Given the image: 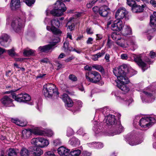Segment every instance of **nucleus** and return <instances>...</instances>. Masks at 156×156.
<instances>
[{
    "mask_svg": "<svg viewBox=\"0 0 156 156\" xmlns=\"http://www.w3.org/2000/svg\"><path fill=\"white\" fill-rule=\"evenodd\" d=\"M35 2V0H26V4L28 6H30L33 4Z\"/></svg>",
    "mask_w": 156,
    "mask_h": 156,
    "instance_id": "37998d69",
    "label": "nucleus"
},
{
    "mask_svg": "<svg viewBox=\"0 0 156 156\" xmlns=\"http://www.w3.org/2000/svg\"><path fill=\"white\" fill-rule=\"evenodd\" d=\"M7 51L8 52V53L9 55L11 56H13L15 55V52L14 51V49L12 48V49L9 50Z\"/></svg>",
    "mask_w": 156,
    "mask_h": 156,
    "instance_id": "3c124183",
    "label": "nucleus"
},
{
    "mask_svg": "<svg viewBox=\"0 0 156 156\" xmlns=\"http://www.w3.org/2000/svg\"><path fill=\"white\" fill-rule=\"evenodd\" d=\"M69 143L71 145L76 147L80 144V141L78 139L73 137L70 139L69 141Z\"/></svg>",
    "mask_w": 156,
    "mask_h": 156,
    "instance_id": "bb28decb",
    "label": "nucleus"
},
{
    "mask_svg": "<svg viewBox=\"0 0 156 156\" xmlns=\"http://www.w3.org/2000/svg\"><path fill=\"white\" fill-rule=\"evenodd\" d=\"M77 133L79 135L83 136L85 134H86V133H85L83 130V129L82 128H80L77 131Z\"/></svg>",
    "mask_w": 156,
    "mask_h": 156,
    "instance_id": "de8ad7c7",
    "label": "nucleus"
},
{
    "mask_svg": "<svg viewBox=\"0 0 156 156\" xmlns=\"http://www.w3.org/2000/svg\"><path fill=\"white\" fill-rule=\"evenodd\" d=\"M73 131L72 129L71 128H68L67 131V135L69 137L73 135Z\"/></svg>",
    "mask_w": 156,
    "mask_h": 156,
    "instance_id": "a18cd8bd",
    "label": "nucleus"
},
{
    "mask_svg": "<svg viewBox=\"0 0 156 156\" xmlns=\"http://www.w3.org/2000/svg\"><path fill=\"white\" fill-rule=\"evenodd\" d=\"M54 145L55 146L59 145L61 143L60 140L59 139H57L54 140L53 141Z\"/></svg>",
    "mask_w": 156,
    "mask_h": 156,
    "instance_id": "09e8293b",
    "label": "nucleus"
},
{
    "mask_svg": "<svg viewBox=\"0 0 156 156\" xmlns=\"http://www.w3.org/2000/svg\"><path fill=\"white\" fill-rule=\"evenodd\" d=\"M91 154V153L86 151H84L82 153L81 156H90Z\"/></svg>",
    "mask_w": 156,
    "mask_h": 156,
    "instance_id": "5fc2aeb1",
    "label": "nucleus"
},
{
    "mask_svg": "<svg viewBox=\"0 0 156 156\" xmlns=\"http://www.w3.org/2000/svg\"><path fill=\"white\" fill-rule=\"evenodd\" d=\"M56 44V43L54 42L46 45L40 46L38 47V50L41 52L48 53L50 51L51 52Z\"/></svg>",
    "mask_w": 156,
    "mask_h": 156,
    "instance_id": "1a4fd4ad",
    "label": "nucleus"
},
{
    "mask_svg": "<svg viewBox=\"0 0 156 156\" xmlns=\"http://www.w3.org/2000/svg\"><path fill=\"white\" fill-rule=\"evenodd\" d=\"M155 119L150 116L142 118L140 119L139 124L141 127L148 128L151 127L155 122Z\"/></svg>",
    "mask_w": 156,
    "mask_h": 156,
    "instance_id": "423d86ee",
    "label": "nucleus"
},
{
    "mask_svg": "<svg viewBox=\"0 0 156 156\" xmlns=\"http://www.w3.org/2000/svg\"><path fill=\"white\" fill-rule=\"evenodd\" d=\"M22 134L23 137L25 139L28 138L31 135V132L29 130V129L23 130Z\"/></svg>",
    "mask_w": 156,
    "mask_h": 156,
    "instance_id": "7c9ffc66",
    "label": "nucleus"
},
{
    "mask_svg": "<svg viewBox=\"0 0 156 156\" xmlns=\"http://www.w3.org/2000/svg\"><path fill=\"white\" fill-rule=\"evenodd\" d=\"M29 130H30L31 132V134H34L40 135V133L39 129H29Z\"/></svg>",
    "mask_w": 156,
    "mask_h": 156,
    "instance_id": "ea45409f",
    "label": "nucleus"
},
{
    "mask_svg": "<svg viewBox=\"0 0 156 156\" xmlns=\"http://www.w3.org/2000/svg\"><path fill=\"white\" fill-rule=\"evenodd\" d=\"M12 122L15 123L16 124L21 126H24L26 125V123H25V124L21 122L20 120L17 119H12Z\"/></svg>",
    "mask_w": 156,
    "mask_h": 156,
    "instance_id": "4c0bfd02",
    "label": "nucleus"
},
{
    "mask_svg": "<svg viewBox=\"0 0 156 156\" xmlns=\"http://www.w3.org/2000/svg\"><path fill=\"white\" fill-rule=\"evenodd\" d=\"M131 10L133 12L135 13H139L141 12L144 10V8L145 7L144 5L140 6L135 3L132 6Z\"/></svg>",
    "mask_w": 156,
    "mask_h": 156,
    "instance_id": "dca6fc26",
    "label": "nucleus"
},
{
    "mask_svg": "<svg viewBox=\"0 0 156 156\" xmlns=\"http://www.w3.org/2000/svg\"><path fill=\"white\" fill-rule=\"evenodd\" d=\"M122 95V94H121L119 96L118 95V93L117 92H116L115 94V96L117 97V99L118 100H120V101H124V98H122L121 97Z\"/></svg>",
    "mask_w": 156,
    "mask_h": 156,
    "instance_id": "864d4df0",
    "label": "nucleus"
},
{
    "mask_svg": "<svg viewBox=\"0 0 156 156\" xmlns=\"http://www.w3.org/2000/svg\"><path fill=\"white\" fill-rule=\"evenodd\" d=\"M112 38L114 40L117 41L121 39V37L119 33L114 32L112 33L111 35Z\"/></svg>",
    "mask_w": 156,
    "mask_h": 156,
    "instance_id": "72a5a7b5",
    "label": "nucleus"
},
{
    "mask_svg": "<svg viewBox=\"0 0 156 156\" xmlns=\"http://www.w3.org/2000/svg\"><path fill=\"white\" fill-rule=\"evenodd\" d=\"M143 95L145 97V98L142 97L141 98L142 101L151 102L153 101L154 100V97L153 95L152 94L148 92L145 91H143L142 92Z\"/></svg>",
    "mask_w": 156,
    "mask_h": 156,
    "instance_id": "f8f14e48",
    "label": "nucleus"
},
{
    "mask_svg": "<svg viewBox=\"0 0 156 156\" xmlns=\"http://www.w3.org/2000/svg\"><path fill=\"white\" fill-rule=\"evenodd\" d=\"M122 34L125 36L130 35L132 34V30L130 27L126 25L122 31Z\"/></svg>",
    "mask_w": 156,
    "mask_h": 156,
    "instance_id": "b1692460",
    "label": "nucleus"
},
{
    "mask_svg": "<svg viewBox=\"0 0 156 156\" xmlns=\"http://www.w3.org/2000/svg\"><path fill=\"white\" fill-rule=\"evenodd\" d=\"M81 153V151L80 150H73L69 153L68 156H79Z\"/></svg>",
    "mask_w": 156,
    "mask_h": 156,
    "instance_id": "2f4dec72",
    "label": "nucleus"
},
{
    "mask_svg": "<svg viewBox=\"0 0 156 156\" xmlns=\"http://www.w3.org/2000/svg\"><path fill=\"white\" fill-rule=\"evenodd\" d=\"M140 0H127V3L129 6H132L135 3V1H139Z\"/></svg>",
    "mask_w": 156,
    "mask_h": 156,
    "instance_id": "c03bdc74",
    "label": "nucleus"
},
{
    "mask_svg": "<svg viewBox=\"0 0 156 156\" xmlns=\"http://www.w3.org/2000/svg\"><path fill=\"white\" fill-rule=\"evenodd\" d=\"M104 122L108 125L114 126L115 132L111 133L109 132L107 134L109 136H113L119 134L123 130V128L121 124L120 120H117L115 116L112 115H109L105 117L103 120Z\"/></svg>",
    "mask_w": 156,
    "mask_h": 156,
    "instance_id": "f03ea898",
    "label": "nucleus"
},
{
    "mask_svg": "<svg viewBox=\"0 0 156 156\" xmlns=\"http://www.w3.org/2000/svg\"><path fill=\"white\" fill-rule=\"evenodd\" d=\"M92 67L95 69L99 71L102 73H104V69L102 66L101 65H94L92 66Z\"/></svg>",
    "mask_w": 156,
    "mask_h": 156,
    "instance_id": "f704fd0d",
    "label": "nucleus"
},
{
    "mask_svg": "<svg viewBox=\"0 0 156 156\" xmlns=\"http://www.w3.org/2000/svg\"><path fill=\"white\" fill-rule=\"evenodd\" d=\"M105 53V50H102L101 51V52H99L97 54V55L99 58L102 57Z\"/></svg>",
    "mask_w": 156,
    "mask_h": 156,
    "instance_id": "6e6d98bb",
    "label": "nucleus"
},
{
    "mask_svg": "<svg viewBox=\"0 0 156 156\" xmlns=\"http://www.w3.org/2000/svg\"><path fill=\"white\" fill-rule=\"evenodd\" d=\"M43 92L46 97L52 98L58 97L59 92L56 86L51 83H47L43 86Z\"/></svg>",
    "mask_w": 156,
    "mask_h": 156,
    "instance_id": "7ed1b4c3",
    "label": "nucleus"
},
{
    "mask_svg": "<svg viewBox=\"0 0 156 156\" xmlns=\"http://www.w3.org/2000/svg\"><path fill=\"white\" fill-rule=\"evenodd\" d=\"M24 26V21L20 18L13 19L11 23L12 27L16 32L20 31Z\"/></svg>",
    "mask_w": 156,
    "mask_h": 156,
    "instance_id": "0eeeda50",
    "label": "nucleus"
},
{
    "mask_svg": "<svg viewBox=\"0 0 156 156\" xmlns=\"http://www.w3.org/2000/svg\"><path fill=\"white\" fill-rule=\"evenodd\" d=\"M69 42L68 41H65L63 45V48L65 49H69Z\"/></svg>",
    "mask_w": 156,
    "mask_h": 156,
    "instance_id": "13d9d810",
    "label": "nucleus"
},
{
    "mask_svg": "<svg viewBox=\"0 0 156 156\" xmlns=\"http://www.w3.org/2000/svg\"><path fill=\"white\" fill-rule=\"evenodd\" d=\"M110 55L109 54H106L105 55V58L107 62H109Z\"/></svg>",
    "mask_w": 156,
    "mask_h": 156,
    "instance_id": "774afa93",
    "label": "nucleus"
},
{
    "mask_svg": "<svg viewBox=\"0 0 156 156\" xmlns=\"http://www.w3.org/2000/svg\"><path fill=\"white\" fill-rule=\"evenodd\" d=\"M46 156H55L53 152L49 151L46 152Z\"/></svg>",
    "mask_w": 156,
    "mask_h": 156,
    "instance_id": "e2e57ef3",
    "label": "nucleus"
},
{
    "mask_svg": "<svg viewBox=\"0 0 156 156\" xmlns=\"http://www.w3.org/2000/svg\"><path fill=\"white\" fill-rule=\"evenodd\" d=\"M123 27L122 21L120 20H117L112 24L111 29L114 31H119Z\"/></svg>",
    "mask_w": 156,
    "mask_h": 156,
    "instance_id": "9b49d317",
    "label": "nucleus"
},
{
    "mask_svg": "<svg viewBox=\"0 0 156 156\" xmlns=\"http://www.w3.org/2000/svg\"><path fill=\"white\" fill-rule=\"evenodd\" d=\"M30 152L26 148L23 147L22 148L20 151V156H29Z\"/></svg>",
    "mask_w": 156,
    "mask_h": 156,
    "instance_id": "c756f323",
    "label": "nucleus"
},
{
    "mask_svg": "<svg viewBox=\"0 0 156 156\" xmlns=\"http://www.w3.org/2000/svg\"><path fill=\"white\" fill-rule=\"evenodd\" d=\"M94 2H89L87 4V7L88 8H91L93 6V4H94Z\"/></svg>",
    "mask_w": 156,
    "mask_h": 156,
    "instance_id": "338daca9",
    "label": "nucleus"
},
{
    "mask_svg": "<svg viewBox=\"0 0 156 156\" xmlns=\"http://www.w3.org/2000/svg\"><path fill=\"white\" fill-rule=\"evenodd\" d=\"M116 44L122 47H126L125 40L121 37V39L116 41Z\"/></svg>",
    "mask_w": 156,
    "mask_h": 156,
    "instance_id": "c9c22d12",
    "label": "nucleus"
},
{
    "mask_svg": "<svg viewBox=\"0 0 156 156\" xmlns=\"http://www.w3.org/2000/svg\"><path fill=\"white\" fill-rule=\"evenodd\" d=\"M101 127L99 125L97 122H95L93 128V130L96 134H98L101 131Z\"/></svg>",
    "mask_w": 156,
    "mask_h": 156,
    "instance_id": "c85d7f7f",
    "label": "nucleus"
},
{
    "mask_svg": "<svg viewBox=\"0 0 156 156\" xmlns=\"http://www.w3.org/2000/svg\"><path fill=\"white\" fill-rule=\"evenodd\" d=\"M51 26L54 27L56 26L58 27L62 25V22L60 21L57 18L53 19L51 21Z\"/></svg>",
    "mask_w": 156,
    "mask_h": 156,
    "instance_id": "a878e982",
    "label": "nucleus"
},
{
    "mask_svg": "<svg viewBox=\"0 0 156 156\" xmlns=\"http://www.w3.org/2000/svg\"><path fill=\"white\" fill-rule=\"evenodd\" d=\"M70 22H68L67 23V25H68V27L67 29H69L71 31L73 30L74 25L73 23L70 25Z\"/></svg>",
    "mask_w": 156,
    "mask_h": 156,
    "instance_id": "603ef678",
    "label": "nucleus"
},
{
    "mask_svg": "<svg viewBox=\"0 0 156 156\" xmlns=\"http://www.w3.org/2000/svg\"><path fill=\"white\" fill-rule=\"evenodd\" d=\"M43 152L39 147H34L32 151V154L33 156H40Z\"/></svg>",
    "mask_w": 156,
    "mask_h": 156,
    "instance_id": "4be33fe9",
    "label": "nucleus"
},
{
    "mask_svg": "<svg viewBox=\"0 0 156 156\" xmlns=\"http://www.w3.org/2000/svg\"><path fill=\"white\" fill-rule=\"evenodd\" d=\"M47 136H51L54 135L53 132L51 130H48L46 132Z\"/></svg>",
    "mask_w": 156,
    "mask_h": 156,
    "instance_id": "4d7b16f0",
    "label": "nucleus"
},
{
    "mask_svg": "<svg viewBox=\"0 0 156 156\" xmlns=\"http://www.w3.org/2000/svg\"><path fill=\"white\" fill-rule=\"evenodd\" d=\"M128 12L126 9L124 8H120L119 9L116 11L115 14V18L117 20H120L123 19L128 14Z\"/></svg>",
    "mask_w": 156,
    "mask_h": 156,
    "instance_id": "9d476101",
    "label": "nucleus"
},
{
    "mask_svg": "<svg viewBox=\"0 0 156 156\" xmlns=\"http://www.w3.org/2000/svg\"><path fill=\"white\" fill-rule=\"evenodd\" d=\"M85 77L87 81L94 83L99 82L101 78L100 74L95 71H90L86 73Z\"/></svg>",
    "mask_w": 156,
    "mask_h": 156,
    "instance_id": "39448f33",
    "label": "nucleus"
},
{
    "mask_svg": "<svg viewBox=\"0 0 156 156\" xmlns=\"http://www.w3.org/2000/svg\"><path fill=\"white\" fill-rule=\"evenodd\" d=\"M20 0H12L10 6L12 10H15L20 7Z\"/></svg>",
    "mask_w": 156,
    "mask_h": 156,
    "instance_id": "412c9836",
    "label": "nucleus"
},
{
    "mask_svg": "<svg viewBox=\"0 0 156 156\" xmlns=\"http://www.w3.org/2000/svg\"><path fill=\"white\" fill-rule=\"evenodd\" d=\"M130 45L133 50H134L137 48V46L136 42L134 41H132L130 42Z\"/></svg>",
    "mask_w": 156,
    "mask_h": 156,
    "instance_id": "49530a36",
    "label": "nucleus"
},
{
    "mask_svg": "<svg viewBox=\"0 0 156 156\" xmlns=\"http://www.w3.org/2000/svg\"><path fill=\"white\" fill-rule=\"evenodd\" d=\"M39 147H44L47 146L49 144L48 140L44 138H39Z\"/></svg>",
    "mask_w": 156,
    "mask_h": 156,
    "instance_id": "393cba45",
    "label": "nucleus"
},
{
    "mask_svg": "<svg viewBox=\"0 0 156 156\" xmlns=\"http://www.w3.org/2000/svg\"><path fill=\"white\" fill-rule=\"evenodd\" d=\"M55 65L56 66H57L58 67V69H59L62 67V65L59 63L58 61H56L55 62Z\"/></svg>",
    "mask_w": 156,
    "mask_h": 156,
    "instance_id": "680f3d73",
    "label": "nucleus"
},
{
    "mask_svg": "<svg viewBox=\"0 0 156 156\" xmlns=\"http://www.w3.org/2000/svg\"><path fill=\"white\" fill-rule=\"evenodd\" d=\"M69 79L73 81H75L77 80V78L73 74H70L69 76Z\"/></svg>",
    "mask_w": 156,
    "mask_h": 156,
    "instance_id": "8fccbe9b",
    "label": "nucleus"
},
{
    "mask_svg": "<svg viewBox=\"0 0 156 156\" xmlns=\"http://www.w3.org/2000/svg\"><path fill=\"white\" fill-rule=\"evenodd\" d=\"M98 58L97 55V54L94 55L92 56V59L94 61H96L98 60Z\"/></svg>",
    "mask_w": 156,
    "mask_h": 156,
    "instance_id": "69168bd1",
    "label": "nucleus"
},
{
    "mask_svg": "<svg viewBox=\"0 0 156 156\" xmlns=\"http://www.w3.org/2000/svg\"><path fill=\"white\" fill-rule=\"evenodd\" d=\"M47 29L49 31L51 30L54 34L55 35H60L62 33V31L59 29L52 26L51 27L50 26H47Z\"/></svg>",
    "mask_w": 156,
    "mask_h": 156,
    "instance_id": "5701e85b",
    "label": "nucleus"
},
{
    "mask_svg": "<svg viewBox=\"0 0 156 156\" xmlns=\"http://www.w3.org/2000/svg\"><path fill=\"white\" fill-rule=\"evenodd\" d=\"M110 13V9L106 6H103L100 7L99 14L103 17L108 16Z\"/></svg>",
    "mask_w": 156,
    "mask_h": 156,
    "instance_id": "ddd939ff",
    "label": "nucleus"
},
{
    "mask_svg": "<svg viewBox=\"0 0 156 156\" xmlns=\"http://www.w3.org/2000/svg\"><path fill=\"white\" fill-rule=\"evenodd\" d=\"M8 156H18L17 150L14 148H10L7 151Z\"/></svg>",
    "mask_w": 156,
    "mask_h": 156,
    "instance_id": "cd10ccee",
    "label": "nucleus"
},
{
    "mask_svg": "<svg viewBox=\"0 0 156 156\" xmlns=\"http://www.w3.org/2000/svg\"><path fill=\"white\" fill-rule=\"evenodd\" d=\"M155 12H154L150 16V23L152 25H156V16L154 15Z\"/></svg>",
    "mask_w": 156,
    "mask_h": 156,
    "instance_id": "58836bf2",
    "label": "nucleus"
},
{
    "mask_svg": "<svg viewBox=\"0 0 156 156\" xmlns=\"http://www.w3.org/2000/svg\"><path fill=\"white\" fill-rule=\"evenodd\" d=\"M35 51L31 49L25 50L23 52L24 55L27 56H34L35 55Z\"/></svg>",
    "mask_w": 156,
    "mask_h": 156,
    "instance_id": "473e14b6",
    "label": "nucleus"
},
{
    "mask_svg": "<svg viewBox=\"0 0 156 156\" xmlns=\"http://www.w3.org/2000/svg\"><path fill=\"white\" fill-rule=\"evenodd\" d=\"M151 4L154 7H156V1L154 0H151L150 1Z\"/></svg>",
    "mask_w": 156,
    "mask_h": 156,
    "instance_id": "0e129e2a",
    "label": "nucleus"
},
{
    "mask_svg": "<svg viewBox=\"0 0 156 156\" xmlns=\"http://www.w3.org/2000/svg\"><path fill=\"white\" fill-rule=\"evenodd\" d=\"M31 144L36 146V147H39V138H33L31 140Z\"/></svg>",
    "mask_w": 156,
    "mask_h": 156,
    "instance_id": "e433bc0d",
    "label": "nucleus"
},
{
    "mask_svg": "<svg viewBox=\"0 0 156 156\" xmlns=\"http://www.w3.org/2000/svg\"><path fill=\"white\" fill-rule=\"evenodd\" d=\"M70 150L66 149L63 147H61L58 148V151L60 155L67 156L69 154Z\"/></svg>",
    "mask_w": 156,
    "mask_h": 156,
    "instance_id": "aec40b11",
    "label": "nucleus"
},
{
    "mask_svg": "<svg viewBox=\"0 0 156 156\" xmlns=\"http://www.w3.org/2000/svg\"><path fill=\"white\" fill-rule=\"evenodd\" d=\"M12 97L16 101L20 102H26L30 101L31 99L30 96L26 93H21L17 95L14 94L12 95Z\"/></svg>",
    "mask_w": 156,
    "mask_h": 156,
    "instance_id": "6e6552de",
    "label": "nucleus"
},
{
    "mask_svg": "<svg viewBox=\"0 0 156 156\" xmlns=\"http://www.w3.org/2000/svg\"><path fill=\"white\" fill-rule=\"evenodd\" d=\"M126 140L127 141L128 143L131 146H133L137 145L141 143L143 141L140 140L139 141H135L136 139L133 135H130L128 134L127 135Z\"/></svg>",
    "mask_w": 156,
    "mask_h": 156,
    "instance_id": "4468645a",
    "label": "nucleus"
},
{
    "mask_svg": "<svg viewBox=\"0 0 156 156\" xmlns=\"http://www.w3.org/2000/svg\"><path fill=\"white\" fill-rule=\"evenodd\" d=\"M2 103L5 106H7L11 104L12 101L11 97L5 95L1 99Z\"/></svg>",
    "mask_w": 156,
    "mask_h": 156,
    "instance_id": "6ab92c4d",
    "label": "nucleus"
},
{
    "mask_svg": "<svg viewBox=\"0 0 156 156\" xmlns=\"http://www.w3.org/2000/svg\"><path fill=\"white\" fill-rule=\"evenodd\" d=\"M95 144V146H94V147L98 148L100 149L101 148L103 147V144L100 142H95L94 143Z\"/></svg>",
    "mask_w": 156,
    "mask_h": 156,
    "instance_id": "79ce46f5",
    "label": "nucleus"
},
{
    "mask_svg": "<svg viewBox=\"0 0 156 156\" xmlns=\"http://www.w3.org/2000/svg\"><path fill=\"white\" fill-rule=\"evenodd\" d=\"M99 110L104 115L107 114L109 111V109L107 107H104L102 108H100L99 109Z\"/></svg>",
    "mask_w": 156,
    "mask_h": 156,
    "instance_id": "a19ab883",
    "label": "nucleus"
},
{
    "mask_svg": "<svg viewBox=\"0 0 156 156\" xmlns=\"http://www.w3.org/2000/svg\"><path fill=\"white\" fill-rule=\"evenodd\" d=\"M121 58L122 59L126 60L128 58V57L127 54H123L121 55Z\"/></svg>",
    "mask_w": 156,
    "mask_h": 156,
    "instance_id": "052dcab7",
    "label": "nucleus"
},
{
    "mask_svg": "<svg viewBox=\"0 0 156 156\" xmlns=\"http://www.w3.org/2000/svg\"><path fill=\"white\" fill-rule=\"evenodd\" d=\"M134 60L137 63V65L141 67L143 72H144L147 69L146 67V64L143 62L141 58V57L140 56H137L134 58Z\"/></svg>",
    "mask_w": 156,
    "mask_h": 156,
    "instance_id": "2eb2a0df",
    "label": "nucleus"
},
{
    "mask_svg": "<svg viewBox=\"0 0 156 156\" xmlns=\"http://www.w3.org/2000/svg\"><path fill=\"white\" fill-rule=\"evenodd\" d=\"M9 38V36L7 34H3L0 37V44L5 47L8 46L9 43L7 41Z\"/></svg>",
    "mask_w": 156,
    "mask_h": 156,
    "instance_id": "a211bd4d",
    "label": "nucleus"
},
{
    "mask_svg": "<svg viewBox=\"0 0 156 156\" xmlns=\"http://www.w3.org/2000/svg\"><path fill=\"white\" fill-rule=\"evenodd\" d=\"M100 8L98 6H94L93 8V10L96 13L99 12Z\"/></svg>",
    "mask_w": 156,
    "mask_h": 156,
    "instance_id": "bf43d9fd",
    "label": "nucleus"
},
{
    "mask_svg": "<svg viewBox=\"0 0 156 156\" xmlns=\"http://www.w3.org/2000/svg\"><path fill=\"white\" fill-rule=\"evenodd\" d=\"M62 98L65 103V105L68 107H71L73 106V102L68 95L64 94L62 95Z\"/></svg>",
    "mask_w": 156,
    "mask_h": 156,
    "instance_id": "f3484780",
    "label": "nucleus"
},
{
    "mask_svg": "<svg viewBox=\"0 0 156 156\" xmlns=\"http://www.w3.org/2000/svg\"><path fill=\"white\" fill-rule=\"evenodd\" d=\"M65 4L60 1H58L55 4L54 8L50 12L53 16H62L66 10Z\"/></svg>",
    "mask_w": 156,
    "mask_h": 156,
    "instance_id": "20e7f679",
    "label": "nucleus"
},
{
    "mask_svg": "<svg viewBox=\"0 0 156 156\" xmlns=\"http://www.w3.org/2000/svg\"><path fill=\"white\" fill-rule=\"evenodd\" d=\"M113 73L117 79V86L122 90L128 92L129 90V88L125 84L128 83L129 80L126 74H129L133 75L136 74V72L134 71L129 66L126 64L121 66L118 68L113 69Z\"/></svg>",
    "mask_w": 156,
    "mask_h": 156,
    "instance_id": "f257e3e1",
    "label": "nucleus"
}]
</instances>
